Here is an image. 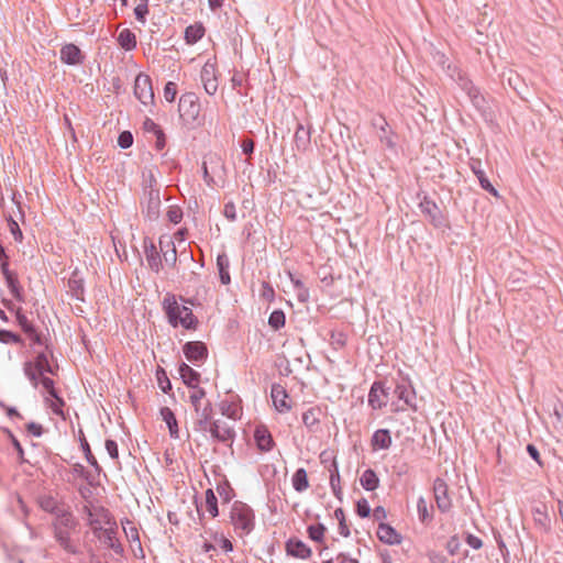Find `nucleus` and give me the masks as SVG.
<instances>
[{
  "mask_svg": "<svg viewBox=\"0 0 563 563\" xmlns=\"http://www.w3.org/2000/svg\"><path fill=\"white\" fill-rule=\"evenodd\" d=\"M180 300L184 302V305H179L177 302L176 296L173 294H167L165 296L163 300V309L167 316L168 323L173 328L181 325L186 330H196L199 321L192 313V310L186 306L187 303L194 306L195 300L186 299L183 297H180Z\"/></svg>",
  "mask_w": 563,
  "mask_h": 563,
  "instance_id": "nucleus-1",
  "label": "nucleus"
},
{
  "mask_svg": "<svg viewBox=\"0 0 563 563\" xmlns=\"http://www.w3.org/2000/svg\"><path fill=\"white\" fill-rule=\"evenodd\" d=\"M230 521L240 537L250 534L255 527L253 509L245 503L234 501L230 510Z\"/></svg>",
  "mask_w": 563,
  "mask_h": 563,
  "instance_id": "nucleus-2",
  "label": "nucleus"
},
{
  "mask_svg": "<svg viewBox=\"0 0 563 563\" xmlns=\"http://www.w3.org/2000/svg\"><path fill=\"white\" fill-rule=\"evenodd\" d=\"M23 372L34 387L38 385V376H43L45 373H53L47 355L44 352H40L34 362H25Z\"/></svg>",
  "mask_w": 563,
  "mask_h": 563,
  "instance_id": "nucleus-3",
  "label": "nucleus"
},
{
  "mask_svg": "<svg viewBox=\"0 0 563 563\" xmlns=\"http://www.w3.org/2000/svg\"><path fill=\"white\" fill-rule=\"evenodd\" d=\"M180 117L187 122H194L200 114L199 98L195 92L183 93L178 102Z\"/></svg>",
  "mask_w": 563,
  "mask_h": 563,
  "instance_id": "nucleus-4",
  "label": "nucleus"
},
{
  "mask_svg": "<svg viewBox=\"0 0 563 563\" xmlns=\"http://www.w3.org/2000/svg\"><path fill=\"white\" fill-rule=\"evenodd\" d=\"M134 96L144 106H148L154 102V91L152 88V80L148 75L140 73L135 77L134 81Z\"/></svg>",
  "mask_w": 563,
  "mask_h": 563,
  "instance_id": "nucleus-5",
  "label": "nucleus"
},
{
  "mask_svg": "<svg viewBox=\"0 0 563 563\" xmlns=\"http://www.w3.org/2000/svg\"><path fill=\"white\" fill-rule=\"evenodd\" d=\"M419 209L421 213L426 216L435 228H441L444 225V217L440 208L427 195L421 197L419 201Z\"/></svg>",
  "mask_w": 563,
  "mask_h": 563,
  "instance_id": "nucleus-6",
  "label": "nucleus"
},
{
  "mask_svg": "<svg viewBox=\"0 0 563 563\" xmlns=\"http://www.w3.org/2000/svg\"><path fill=\"white\" fill-rule=\"evenodd\" d=\"M389 388L383 382H374L368 393V405L374 409H382L387 405Z\"/></svg>",
  "mask_w": 563,
  "mask_h": 563,
  "instance_id": "nucleus-7",
  "label": "nucleus"
},
{
  "mask_svg": "<svg viewBox=\"0 0 563 563\" xmlns=\"http://www.w3.org/2000/svg\"><path fill=\"white\" fill-rule=\"evenodd\" d=\"M95 536L104 547L111 549L117 555L123 554L124 549L118 538L117 527L102 528Z\"/></svg>",
  "mask_w": 563,
  "mask_h": 563,
  "instance_id": "nucleus-8",
  "label": "nucleus"
},
{
  "mask_svg": "<svg viewBox=\"0 0 563 563\" xmlns=\"http://www.w3.org/2000/svg\"><path fill=\"white\" fill-rule=\"evenodd\" d=\"M201 82L205 91L209 96H213L218 91V79L216 64L207 62L200 71Z\"/></svg>",
  "mask_w": 563,
  "mask_h": 563,
  "instance_id": "nucleus-9",
  "label": "nucleus"
},
{
  "mask_svg": "<svg viewBox=\"0 0 563 563\" xmlns=\"http://www.w3.org/2000/svg\"><path fill=\"white\" fill-rule=\"evenodd\" d=\"M84 512L86 514L88 525L91 527L95 534L103 528V521L106 523H110L109 512L103 507L91 509L90 506L85 505Z\"/></svg>",
  "mask_w": 563,
  "mask_h": 563,
  "instance_id": "nucleus-10",
  "label": "nucleus"
},
{
  "mask_svg": "<svg viewBox=\"0 0 563 563\" xmlns=\"http://www.w3.org/2000/svg\"><path fill=\"white\" fill-rule=\"evenodd\" d=\"M208 432L218 442H232L235 437L234 429L223 420H214Z\"/></svg>",
  "mask_w": 563,
  "mask_h": 563,
  "instance_id": "nucleus-11",
  "label": "nucleus"
},
{
  "mask_svg": "<svg viewBox=\"0 0 563 563\" xmlns=\"http://www.w3.org/2000/svg\"><path fill=\"white\" fill-rule=\"evenodd\" d=\"M433 494L437 506L441 512L451 509L452 503L448 495V485L444 479L437 477L433 482Z\"/></svg>",
  "mask_w": 563,
  "mask_h": 563,
  "instance_id": "nucleus-12",
  "label": "nucleus"
},
{
  "mask_svg": "<svg viewBox=\"0 0 563 563\" xmlns=\"http://www.w3.org/2000/svg\"><path fill=\"white\" fill-rule=\"evenodd\" d=\"M394 394L399 401H402L406 407H416V391L411 383L407 379H401L397 383Z\"/></svg>",
  "mask_w": 563,
  "mask_h": 563,
  "instance_id": "nucleus-13",
  "label": "nucleus"
},
{
  "mask_svg": "<svg viewBox=\"0 0 563 563\" xmlns=\"http://www.w3.org/2000/svg\"><path fill=\"white\" fill-rule=\"evenodd\" d=\"M183 352L189 362H201L208 357V349L201 341H190L185 343Z\"/></svg>",
  "mask_w": 563,
  "mask_h": 563,
  "instance_id": "nucleus-14",
  "label": "nucleus"
},
{
  "mask_svg": "<svg viewBox=\"0 0 563 563\" xmlns=\"http://www.w3.org/2000/svg\"><path fill=\"white\" fill-rule=\"evenodd\" d=\"M271 397L275 409L278 412H287L291 409L288 402V394L280 384H273L271 388Z\"/></svg>",
  "mask_w": 563,
  "mask_h": 563,
  "instance_id": "nucleus-15",
  "label": "nucleus"
},
{
  "mask_svg": "<svg viewBox=\"0 0 563 563\" xmlns=\"http://www.w3.org/2000/svg\"><path fill=\"white\" fill-rule=\"evenodd\" d=\"M471 170L477 177L481 187L487 192L492 194L495 197H498L497 189L492 185L489 179L487 178L485 172L482 168L481 159L472 158L470 162Z\"/></svg>",
  "mask_w": 563,
  "mask_h": 563,
  "instance_id": "nucleus-16",
  "label": "nucleus"
},
{
  "mask_svg": "<svg viewBox=\"0 0 563 563\" xmlns=\"http://www.w3.org/2000/svg\"><path fill=\"white\" fill-rule=\"evenodd\" d=\"M60 60L66 65L75 66L84 62V55L77 45L70 43L60 48Z\"/></svg>",
  "mask_w": 563,
  "mask_h": 563,
  "instance_id": "nucleus-17",
  "label": "nucleus"
},
{
  "mask_svg": "<svg viewBox=\"0 0 563 563\" xmlns=\"http://www.w3.org/2000/svg\"><path fill=\"white\" fill-rule=\"evenodd\" d=\"M448 75L459 85V87L470 97L477 87L472 80L456 67L448 66Z\"/></svg>",
  "mask_w": 563,
  "mask_h": 563,
  "instance_id": "nucleus-18",
  "label": "nucleus"
},
{
  "mask_svg": "<svg viewBox=\"0 0 563 563\" xmlns=\"http://www.w3.org/2000/svg\"><path fill=\"white\" fill-rule=\"evenodd\" d=\"M144 253L148 267L158 273L162 267V257L155 244L150 239H144Z\"/></svg>",
  "mask_w": 563,
  "mask_h": 563,
  "instance_id": "nucleus-19",
  "label": "nucleus"
},
{
  "mask_svg": "<svg viewBox=\"0 0 563 563\" xmlns=\"http://www.w3.org/2000/svg\"><path fill=\"white\" fill-rule=\"evenodd\" d=\"M146 217L154 221L159 216V207H161V197H159V189L158 188H152L146 191Z\"/></svg>",
  "mask_w": 563,
  "mask_h": 563,
  "instance_id": "nucleus-20",
  "label": "nucleus"
},
{
  "mask_svg": "<svg viewBox=\"0 0 563 563\" xmlns=\"http://www.w3.org/2000/svg\"><path fill=\"white\" fill-rule=\"evenodd\" d=\"M196 413L198 416L196 421L195 429L200 432H208L210 426L213 421H211L212 418V407L210 402H207L203 407L197 408Z\"/></svg>",
  "mask_w": 563,
  "mask_h": 563,
  "instance_id": "nucleus-21",
  "label": "nucleus"
},
{
  "mask_svg": "<svg viewBox=\"0 0 563 563\" xmlns=\"http://www.w3.org/2000/svg\"><path fill=\"white\" fill-rule=\"evenodd\" d=\"M378 539L386 544H399L401 536L388 523L380 522L377 528Z\"/></svg>",
  "mask_w": 563,
  "mask_h": 563,
  "instance_id": "nucleus-22",
  "label": "nucleus"
},
{
  "mask_svg": "<svg viewBox=\"0 0 563 563\" xmlns=\"http://www.w3.org/2000/svg\"><path fill=\"white\" fill-rule=\"evenodd\" d=\"M286 551L287 554L298 559H308L311 555V549L298 539H289L286 542Z\"/></svg>",
  "mask_w": 563,
  "mask_h": 563,
  "instance_id": "nucleus-23",
  "label": "nucleus"
},
{
  "mask_svg": "<svg viewBox=\"0 0 563 563\" xmlns=\"http://www.w3.org/2000/svg\"><path fill=\"white\" fill-rule=\"evenodd\" d=\"M294 141L298 151L306 152L311 143L310 129L305 126L302 123H298L295 131Z\"/></svg>",
  "mask_w": 563,
  "mask_h": 563,
  "instance_id": "nucleus-24",
  "label": "nucleus"
},
{
  "mask_svg": "<svg viewBox=\"0 0 563 563\" xmlns=\"http://www.w3.org/2000/svg\"><path fill=\"white\" fill-rule=\"evenodd\" d=\"M41 384L43 386V388L49 394V396H52L53 398H55V402H53L51 405V408L53 410V412L55 415H63V410H62V406H64V400L57 395V391L54 387V380L49 377H46V376H41Z\"/></svg>",
  "mask_w": 563,
  "mask_h": 563,
  "instance_id": "nucleus-25",
  "label": "nucleus"
},
{
  "mask_svg": "<svg viewBox=\"0 0 563 563\" xmlns=\"http://www.w3.org/2000/svg\"><path fill=\"white\" fill-rule=\"evenodd\" d=\"M504 78L506 79L508 86L514 89L522 99L528 98V87L519 74L509 70L507 74H504Z\"/></svg>",
  "mask_w": 563,
  "mask_h": 563,
  "instance_id": "nucleus-26",
  "label": "nucleus"
},
{
  "mask_svg": "<svg viewBox=\"0 0 563 563\" xmlns=\"http://www.w3.org/2000/svg\"><path fill=\"white\" fill-rule=\"evenodd\" d=\"M254 440L258 450L263 452H269L274 446V440L269 431L262 427L257 428L254 432Z\"/></svg>",
  "mask_w": 563,
  "mask_h": 563,
  "instance_id": "nucleus-27",
  "label": "nucleus"
},
{
  "mask_svg": "<svg viewBox=\"0 0 563 563\" xmlns=\"http://www.w3.org/2000/svg\"><path fill=\"white\" fill-rule=\"evenodd\" d=\"M372 124L380 131L379 141L387 147L394 148L396 144L393 140L391 133L387 132L388 122L386 119L384 117L374 118Z\"/></svg>",
  "mask_w": 563,
  "mask_h": 563,
  "instance_id": "nucleus-28",
  "label": "nucleus"
},
{
  "mask_svg": "<svg viewBox=\"0 0 563 563\" xmlns=\"http://www.w3.org/2000/svg\"><path fill=\"white\" fill-rule=\"evenodd\" d=\"M391 435L387 429H378L372 435V446L374 450H387L391 445Z\"/></svg>",
  "mask_w": 563,
  "mask_h": 563,
  "instance_id": "nucleus-29",
  "label": "nucleus"
},
{
  "mask_svg": "<svg viewBox=\"0 0 563 563\" xmlns=\"http://www.w3.org/2000/svg\"><path fill=\"white\" fill-rule=\"evenodd\" d=\"M178 372L185 385L190 388H197L200 378V374L198 372L186 363H181L179 365Z\"/></svg>",
  "mask_w": 563,
  "mask_h": 563,
  "instance_id": "nucleus-30",
  "label": "nucleus"
},
{
  "mask_svg": "<svg viewBox=\"0 0 563 563\" xmlns=\"http://www.w3.org/2000/svg\"><path fill=\"white\" fill-rule=\"evenodd\" d=\"M161 416L168 428L170 438L178 439L179 438L178 423H177V419H176L174 412L172 411V409L168 407L161 408Z\"/></svg>",
  "mask_w": 563,
  "mask_h": 563,
  "instance_id": "nucleus-31",
  "label": "nucleus"
},
{
  "mask_svg": "<svg viewBox=\"0 0 563 563\" xmlns=\"http://www.w3.org/2000/svg\"><path fill=\"white\" fill-rule=\"evenodd\" d=\"M217 267L219 271V277H220L221 284L229 285L231 283V276L229 273L230 260L225 253L218 254Z\"/></svg>",
  "mask_w": 563,
  "mask_h": 563,
  "instance_id": "nucleus-32",
  "label": "nucleus"
},
{
  "mask_svg": "<svg viewBox=\"0 0 563 563\" xmlns=\"http://www.w3.org/2000/svg\"><path fill=\"white\" fill-rule=\"evenodd\" d=\"M55 539L57 540V542L59 543V545L67 552V553H70V554H76L78 553V549L76 545H74L70 541V536L68 533L67 530L65 529H62V528H55Z\"/></svg>",
  "mask_w": 563,
  "mask_h": 563,
  "instance_id": "nucleus-33",
  "label": "nucleus"
},
{
  "mask_svg": "<svg viewBox=\"0 0 563 563\" xmlns=\"http://www.w3.org/2000/svg\"><path fill=\"white\" fill-rule=\"evenodd\" d=\"M287 275L294 286L298 301L302 303L307 302L310 298V294L303 282L297 278L291 272H287Z\"/></svg>",
  "mask_w": 563,
  "mask_h": 563,
  "instance_id": "nucleus-34",
  "label": "nucleus"
},
{
  "mask_svg": "<svg viewBox=\"0 0 563 563\" xmlns=\"http://www.w3.org/2000/svg\"><path fill=\"white\" fill-rule=\"evenodd\" d=\"M159 245L163 251L165 262L169 265H175L177 261V251L174 242L170 239H167L166 241L161 239Z\"/></svg>",
  "mask_w": 563,
  "mask_h": 563,
  "instance_id": "nucleus-35",
  "label": "nucleus"
},
{
  "mask_svg": "<svg viewBox=\"0 0 563 563\" xmlns=\"http://www.w3.org/2000/svg\"><path fill=\"white\" fill-rule=\"evenodd\" d=\"M360 483L365 490L373 492L378 487L379 478L372 468H367L363 472Z\"/></svg>",
  "mask_w": 563,
  "mask_h": 563,
  "instance_id": "nucleus-36",
  "label": "nucleus"
},
{
  "mask_svg": "<svg viewBox=\"0 0 563 563\" xmlns=\"http://www.w3.org/2000/svg\"><path fill=\"white\" fill-rule=\"evenodd\" d=\"M321 410L318 407H310L302 413V422L310 430L314 431L320 422Z\"/></svg>",
  "mask_w": 563,
  "mask_h": 563,
  "instance_id": "nucleus-37",
  "label": "nucleus"
},
{
  "mask_svg": "<svg viewBox=\"0 0 563 563\" xmlns=\"http://www.w3.org/2000/svg\"><path fill=\"white\" fill-rule=\"evenodd\" d=\"M68 288L73 298L79 301H85L84 294V280L74 274L68 280Z\"/></svg>",
  "mask_w": 563,
  "mask_h": 563,
  "instance_id": "nucleus-38",
  "label": "nucleus"
},
{
  "mask_svg": "<svg viewBox=\"0 0 563 563\" xmlns=\"http://www.w3.org/2000/svg\"><path fill=\"white\" fill-rule=\"evenodd\" d=\"M117 41L119 45L125 51H132L136 47V36L129 29L122 30L119 33Z\"/></svg>",
  "mask_w": 563,
  "mask_h": 563,
  "instance_id": "nucleus-39",
  "label": "nucleus"
},
{
  "mask_svg": "<svg viewBox=\"0 0 563 563\" xmlns=\"http://www.w3.org/2000/svg\"><path fill=\"white\" fill-rule=\"evenodd\" d=\"M292 487L296 492L302 493L309 487L307 471L303 467L298 468L291 478Z\"/></svg>",
  "mask_w": 563,
  "mask_h": 563,
  "instance_id": "nucleus-40",
  "label": "nucleus"
},
{
  "mask_svg": "<svg viewBox=\"0 0 563 563\" xmlns=\"http://www.w3.org/2000/svg\"><path fill=\"white\" fill-rule=\"evenodd\" d=\"M205 35V27L201 23L190 24L185 30V40L188 44H195Z\"/></svg>",
  "mask_w": 563,
  "mask_h": 563,
  "instance_id": "nucleus-41",
  "label": "nucleus"
},
{
  "mask_svg": "<svg viewBox=\"0 0 563 563\" xmlns=\"http://www.w3.org/2000/svg\"><path fill=\"white\" fill-rule=\"evenodd\" d=\"M122 527H123V530H124V533H125L128 540L132 543V545L135 544L137 547V549L140 551H142L139 530L133 525V522L130 521L129 519H125V521H122Z\"/></svg>",
  "mask_w": 563,
  "mask_h": 563,
  "instance_id": "nucleus-42",
  "label": "nucleus"
},
{
  "mask_svg": "<svg viewBox=\"0 0 563 563\" xmlns=\"http://www.w3.org/2000/svg\"><path fill=\"white\" fill-rule=\"evenodd\" d=\"M417 511L421 522L426 523L432 520V506L429 507L427 500L422 496L417 500Z\"/></svg>",
  "mask_w": 563,
  "mask_h": 563,
  "instance_id": "nucleus-43",
  "label": "nucleus"
},
{
  "mask_svg": "<svg viewBox=\"0 0 563 563\" xmlns=\"http://www.w3.org/2000/svg\"><path fill=\"white\" fill-rule=\"evenodd\" d=\"M468 98H470L472 104L474 106V108L477 111H479L482 114H484L487 111V109H488L487 100L478 88Z\"/></svg>",
  "mask_w": 563,
  "mask_h": 563,
  "instance_id": "nucleus-44",
  "label": "nucleus"
},
{
  "mask_svg": "<svg viewBox=\"0 0 563 563\" xmlns=\"http://www.w3.org/2000/svg\"><path fill=\"white\" fill-rule=\"evenodd\" d=\"M205 508L206 511H208L213 518L219 515L218 500L214 492L211 488L206 490Z\"/></svg>",
  "mask_w": 563,
  "mask_h": 563,
  "instance_id": "nucleus-45",
  "label": "nucleus"
},
{
  "mask_svg": "<svg viewBox=\"0 0 563 563\" xmlns=\"http://www.w3.org/2000/svg\"><path fill=\"white\" fill-rule=\"evenodd\" d=\"M4 279H5L7 286L10 290L11 295L16 300L22 301L23 300L22 289L20 287L18 276L15 274H13L12 276H7V278H4Z\"/></svg>",
  "mask_w": 563,
  "mask_h": 563,
  "instance_id": "nucleus-46",
  "label": "nucleus"
},
{
  "mask_svg": "<svg viewBox=\"0 0 563 563\" xmlns=\"http://www.w3.org/2000/svg\"><path fill=\"white\" fill-rule=\"evenodd\" d=\"M286 317L283 310H274L268 317V324L274 330H279L285 325Z\"/></svg>",
  "mask_w": 563,
  "mask_h": 563,
  "instance_id": "nucleus-47",
  "label": "nucleus"
},
{
  "mask_svg": "<svg viewBox=\"0 0 563 563\" xmlns=\"http://www.w3.org/2000/svg\"><path fill=\"white\" fill-rule=\"evenodd\" d=\"M80 445H81V449L85 453V457L87 460V462L95 468V471L100 474L101 472V467L99 466L96 457L92 455L91 453V450H90V445L89 443L87 442V440L84 438L80 440Z\"/></svg>",
  "mask_w": 563,
  "mask_h": 563,
  "instance_id": "nucleus-48",
  "label": "nucleus"
},
{
  "mask_svg": "<svg viewBox=\"0 0 563 563\" xmlns=\"http://www.w3.org/2000/svg\"><path fill=\"white\" fill-rule=\"evenodd\" d=\"M308 536L311 540L316 542H321L324 537L325 527L322 523L310 525L307 528Z\"/></svg>",
  "mask_w": 563,
  "mask_h": 563,
  "instance_id": "nucleus-49",
  "label": "nucleus"
},
{
  "mask_svg": "<svg viewBox=\"0 0 563 563\" xmlns=\"http://www.w3.org/2000/svg\"><path fill=\"white\" fill-rule=\"evenodd\" d=\"M156 378H157V384H158V387L161 388V390L164 394H168L169 390L172 389V383H170L169 378L167 377L166 372L163 368L157 369Z\"/></svg>",
  "mask_w": 563,
  "mask_h": 563,
  "instance_id": "nucleus-50",
  "label": "nucleus"
},
{
  "mask_svg": "<svg viewBox=\"0 0 563 563\" xmlns=\"http://www.w3.org/2000/svg\"><path fill=\"white\" fill-rule=\"evenodd\" d=\"M40 505L43 510L51 512V514H58V505L56 499H54L51 496L43 497L40 501Z\"/></svg>",
  "mask_w": 563,
  "mask_h": 563,
  "instance_id": "nucleus-51",
  "label": "nucleus"
},
{
  "mask_svg": "<svg viewBox=\"0 0 563 563\" xmlns=\"http://www.w3.org/2000/svg\"><path fill=\"white\" fill-rule=\"evenodd\" d=\"M0 342L4 344H21L22 339L20 335L9 331V330H0Z\"/></svg>",
  "mask_w": 563,
  "mask_h": 563,
  "instance_id": "nucleus-52",
  "label": "nucleus"
},
{
  "mask_svg": "<svg viewBox=\"0 0 563 563\" xmlns=\"http://www.w3.org/2000/svg\"><path fill=\"white\" fill-rule=\"evenodd\" d=\"M16 322L25 334L31 333L35 329L27 317L20 311L16 312Z\"/></svg>",
  "mask_w": 563,
  "mask_h": 563,
  "instance_id": "nucleus-53",
  "label": "nucleus"
},
{
  "mask_svg": "<svg viewBox=\"0 0 563 563\" xmlns=\"http://www.w3.org/2000/svg\"><path fill=\"white\" fill-rule=\"evenodd\" d=\"M148 13L147 0H142L135 8L134 14L139 22L145 23V16Z\"/></svg>",
  "mask_w": 563,
  "mask_h": 563,
  "instance_id": "nucleus-54",
  "label": "nucleus"
},
{
  "mask_svg": "<svg viewBox=\"0 0 563 563\" xmlns=\"http://www.w3.org/2000/svg\"><path fill=\"white\" fill-rule=\"evenodd\" d=\"M217 492L224 503H229L233 496V489L225 482L217 486Z\"/></svg>",
  "mask_w": 563,
  "mask_h": 563,
  "instance_id": "nucleus-55",
  "label": "nucleus"
},
{
  "mask_svg": "<svg viewBox=\"0 0 563 563\" xmlns=\"http://www.w3.org/2000/svg\"><path fill=\"white\" fill-rule=\"evenodd\" d=\"M132 144H133V135L130 131H123L119 134L118 145L121 148L126 150V148L131 147Z\"/></svg>",
  "mask_w": 563,
  "mask_h": 563,
  "instance_id": "nucleus-56",
  "label": "nucleus"
},
{
  "mask_svg": "<svg viewBox=\"0 0 563 563\" xmlns=\"http://www.w3.org/2000/svg\"><path fill=\"white\" fill-rule=\"evenodd\" d=\"M356 512L361 518H367L371 515V506L365 498L357 500Z\"/></svg>",
  "mask_w": 563,
  "mask_h": 563,
  "instance_id": "nucleus-57",
  "label": "nucleus"
},
{
  "mask_svg": "<svg viewBox=\"0 0 563 563\" xmlns=\"http://www.w3.org/2000/svg\"><path fill=\"white\" fill-rule=\"evenodd\" d=\"M143 183L145 186V192L148 189L157 188L156 187V177L154 175V172L152 169H146L143 172Z\"/></svg>",
  "mask_w": 563,
  "mask_h": 563,
  "instance_id": "nucleus-58",
  "label": "nucleus"
},
{
  "mask_svg": "<svg viewBox=\"0 0 563 563\" xmlns=\"http://www.w3.org/2000/svg\"><path fill=\"white\" fill-rule=\"evenodd\" d=\"M177 95V86L173 81H168L164 87V98L167 102H173Z\"/></svg>",
  "mask_w": 563,
  "mask_h": 563,
  "instance_id": "nucleus-59",
  "label": "nucleus"
},
{
  "mask_svg": "<svg viewBox=\"0 0 563 563\" xmlns=\"http://www.w3.org/2000/svg\"><path fill=\"white\" fill-rule=\"evenodd\" d=\"M8 225H9L10 232L13 235L14 240L22 241V239H23L22 231H21L18 222L11 216H9V218H8Z\"/></svg>",
  "mask_w": 563,
  "mask_h": 563,
  "instance_id": "nucleus-60",
  "label": "nucleus"
},
{
  "mask_svg": "<svg viewBox=\"0 0 563 563\" xmlns=\"http://www.w3.org/2000/svg\"><path fill=\"white\" fill-rule=\"evenodd\" d=\"M328 471L330 473V478H329L330 484L341 482L339 465H338V462L335 459L331 462L330 466L328 467Z\"/></svg>",
  "mask_w": 563,
  "mask_h": 563,
  "instance_id": "nucleus-61",
  "label": "nucleus"
},
{
  "mask_svg": "<svg viewBox=\"0 0 563 563\" xmlns=\"http://www.w3.org/2000/svg\"><path fill=\"white\" fill-rule=\"evenodd\" d=\"M223 216L232 222L236 220L238 216L234 202L229 201L224 205Z\"/></svg>",
  "mask_w": 563,
  "mask_h": 563,
  "instance_id": "nucleus-62",
  "label": "nucleus"
},
{
  "mask_svg": "<svg viewBox=\"0 0 563 563\" xmlns=\"http://www.w3.org/2000/svg\"><path fill=\"white\" fill-rule=\"evenodd\" d=\"M106 450L109 454V456L113 460H118L119 457V450H118V443L114 440L108 439L104 443Z\"/></svg>",
  "mask_w": 563,
  "mask_h": 563,
  "instance_id": "nucleus-63",
  "label": "nucleus"
},
{
  "mask_svg": "<svg viewBox=\"0 0 563 563\" xmlns=\"http://www.w3.org/2000/svg\"><path fill=\"white\" fill-rule=\"evenodd\" d=\"M167 219L169 220V222H172L174 224L179 223L183 219L181 210L176 207L169 208V210L167 211Z\"/></svg>",
  "mask_w": 563,
  "mask_h": 563,
  "instance_id": "nucleus-64",
  "label": "nucleus"
}]
</instances>
